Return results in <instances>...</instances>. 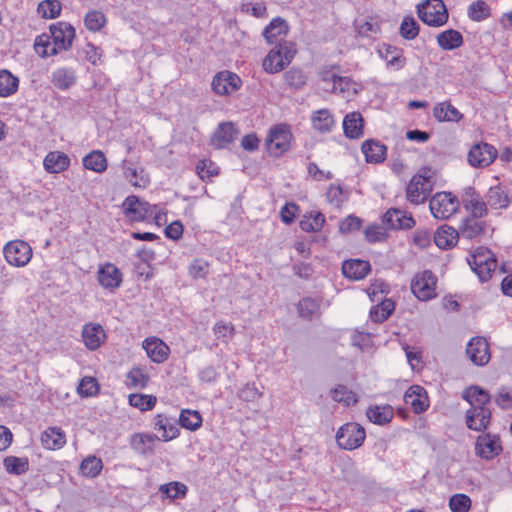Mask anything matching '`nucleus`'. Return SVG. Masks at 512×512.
Listing matches in <instances>:
<instances>
[{
  "instance_id": "40",
  "label": "nucleus",
  "mask_w": 512,
  "mask_h": 512,
  "mask_svg": "<svg viewBox=\"0 0 512 512\" xmlns=\"http://www.w3.org/2000/svg\"><path fill=\"white\" fill-rule=\"evenodd\" d=\"M486 202L493 209H501L505 208L509 204L508 195L505 193L504 189L499 186L490 187L488 193L486 195Z\"/></svg>"
},
{
  "instance_id": "37",
  "label": "nucleus",
  "mask_w": 512,
  "mask_h": 512,
  "mask_svg": "<svg viewBox=\"0 0 512 512\" xmlns=\"http://www.w3.org/2000/svg\"><path fill=\"white\" fill-rule=\"evenodd\" d=\"M356 32L362 37H376L380 32V27L372 17H359L354 22Z\"/></svg>"
},
{
  "instance_id": "61",
  "label": "nucleus",
  "mask_w": 512,
  "mask_h": 512,
  "mask_svg": "<svg viewBox=\"0 0 512 512\" xmlns=\"http://www.w3.org/2000/svg\"><path fill=\"white\" fill-rule=\"evenodd\" d=\"M77 390L81 396H93L98 391V383L92 377H84L81 380Z\"/></svg>"
},
{
  "instance_id": "6",
  "label": "nucleus",
  "mask_w": 512,
  "mask_h": 512,
  "mask_svg": "<svg viewBox=\"0 0 512 512\" xmlns=\"http://www.w3.org/2000/svg\"><path fill=\"white\" fill-rule=\"evenodd\" d=\"M366 437L364 428L355 422L346 423L339 428L336 441L340 448L354 450L360 447Z\"/></svg>"
},
{
  "instance_id": "59",
  "label": "nucleus",
  "mask_w": 512,
  "mask_h": 512,
  "mask_svg": "<svg viewBox=\"0 0 512 512\" xmlns=\"http://www.w3.org/2000/svg\"><path fill=\"white\" fill-rule=\"evenodd\" d=\"M196 173L202 180H209L218 174V168L212 161L200 160L196 165Z\"/></svg>"
},
{
  "instance_id": "46",
  "label": "nucleus",
  "mask_w": 512,
  "mask_h": 512,
  "mask_svg": "<svg viewBox=\"0 0 512 512\" xmlns=\"http://www.w3.org/2000/svg\"><path fill=\"white\" fill-rule=\"evenodd\" d=\"M159 492L170 499L183 498L187 492V486L180 482H170L159 487Z\"/></svg>"
},
{
  "instance_id": "24",
  "label": "nucleus",
  "mask_w": 512,
  "mask_h": 512,
  "mask_svg": "<svg viewBox=\"0 0 512 512\" xmlns=\"http://www.w3.org/2000/svg\"><path fill=\"white\" fill-rule=\"evenodd\" d=\"M122 274L119 269L111 263H107L98 271V280L101 286L107 289H114L120 286Z\"/></svg>"
},
{
  "instance_id": "52",
  "label": "nucleus",
  "mask_w": 512,
  "mask_h": 512,
  "mask_svg": "<svg viewBox=\"0 0 512 512\" xmlns=\"http://www.w3.org/2000/svg\"><path fill=\"white\" fill-rule=\"evenodd\" d=\"M156 402L157 398L152 395L131 394L129 396V404L141 411H148L153 409Z\"/></svg>"
},
{
  "instance_id": "17",
  "label": "nucleus",
  "mask_w": 512,
  "mask_h": 512,
  "mask_svg": "<svg viewBox=\"0 0 512 512\" xmlns=\"http://www.w3.org/2000/svg\"><path fill=\"white\" fill-rule=\"evenodd\" d=\"M237 134L232 122L220 123L211 137V145L216 149H223L235 140Z\"/></svg>"
},
{
  "instance_id": "34",
  "label": "nucleus",
  "mask_w": 512,
  "mask_h": 512,
  "mask_svg": "<svg viewBox=\"0 0 512 512\" xmlns=\"http://www.w3.org/2000/svg\"><path fill=\"white\" fill-rule=\"evenodd\" d=\"M486 229L487 224L485 221H481L479 218L469 217L465 219L460 233L466 239H474L484 234Z\"/></svg>"
},
{
  "instance_id": "2",
  "label": "nucleus",
  "mask_w": 512,
  "mask_h": 512,
  "mask_svg": "<svg viewBox=\"0 0 512 512\" xmlns=\"http://www.w3.org/2000/svg\"><path fill=\"white\" fill-rule=\"evenodd\" d=\"M463 398L471 405L466 412L467 427L475 431L485 430L491 419V411L486 406L490 403V394L479 386H471L463 392Z\"/></svg>"
},
{
  "instance_id": "5",
  "label": "nucleus",
  "mask_w": 512,
  "mask_h": 512,
  "mask_svg": "<svg viewBox=\"0 0 512 512\" xmlns=\"http://www.w3.org/2000/svg\"><path fill=\"white\" fill-rule=\"evenodd\" d=\"M429 208L435 218L445 220L458 211L459 200L450 192H438L430 199Z\"/></svg>"
},
{
  "instance_id": "49",
  "label": "nucleus",
  "mask_w": 512,
  "mask_h": 512,
  "mask_svg": "<svg viewBox=\"0 0 512 512\" xmlns=\"http://www.w3.org/2000/svg\"><path fill=\"white\" fill-rule=\"evenodd\" d=\"M158 439L156 435L139 434L134 437L133 446L138 452L146 454L153 451L155 441Z\"/></svg>"
},
{
  "instance_id": "16",
  "label": "nucleus",
  "mask_w": 512,
  "mask_h": 512,
  "mask_svg": "<svg viewBox=\"0 0 512 512\" xmlns=\"http://www.w3.org/2000/svg\"><path fill=\"white\" fill-rule=\"evenodd\" d=\"M383 223L391 229H410L415 225L411 214L397 208H390L384 214Z\"/></svg>"
},
{
  "instance_id": "31",
  "label": "nucleus",
  "mask_w": 512,
  "mask_h": 512,
  "mask_svg": "<svg viewBox=\"0 0 512 512\" xmlns=\"http://www.w3.org/2000/svg\"><path fill=\"white\" fill-rule=\"evenodd\" d=\"M362 152L367 162L380 163L385 160L386 146L374 140H366L362 144Z\"/></svg>"
},
{
  "instance_id": "29",
  "label": "nucleus",
  "mask_w": 512,
  "mask_h": 512,
  "mask_svg": "<svg viewBox=\"0 0 512 512\" xmlns=\"http://www.w3.org/2000/svg\"><path fill=\"white\" fill-rule=\"evenodd\" d=\"M463 203L466 210L471 212L472 217L482 218L488 212L487 202L482 201L479 196L475 194L473 188H468L466 197L463 198Z\"/></svg>"
},
{
  "instance_id": "11",
  "label": "nucleus",
  "mask_w": 512,
  "mask_h": 512,
  "mask_svg": "<svg viewBox=\"0 0 512 512\" xmlns=\"http://www.w3.org/2000/svg\"><path fill=\"white\" fill-rule=\"evenodd\" d=\"M497 157V150L488 143H477L468 153V162L473 167H487Z\"/></svg>"
},
{
  "instance_id": "18",
  "label": "nucleus",
  "mask_w": 512,
  "mask_h": 512,
  "mask_svg": "<svg viewBox=\"0 0 512 512\" xmlns=\"http://www.w3.org/2000/svg\"><path fill=\"white\" fill-rule=\"evenodd\" d=\"M106 334L103 327L97 323H88L83 326L82 339L87 349L94 351L105 341Z\"/></svg>"
},
{
  "instance_id": "35",
  "label": "nucleus",
  "mask_w": 512,
  "mask_h": 512,
  "mask_svg": "<svg viewBox=\"0 0 512 512\" xmlns=\"http://www.w3.org/2000/svg\"><path fill=\"white\" fill-rule=\"evenodd\" d=\"M437 43L443 50H454L463 44V36L457 30L448 29L437 35Z\"/></svg>"
},
{
  "instance_id": "64",
  "label": "nucleus",
  "mask_w": 512,
  "mask_h": 512,
  "mask_svg": "<svg viewBox=\"0 0 512 512\" xmlns=\"http://www.w3.org/2000/svg\"><path fill=\"white\" fill-rule=\"evenodd\" d=\"M495 401L503 409L512 408V389L501 388L495 397Z\"/></svg>"
},
{
  "instance_id": "15",
  "label": "nucleus",
  "mask_w": 512,
  "mask_h": 512,
  "mask_svg": "<svg viewBox=\"0 0 512 512\" xmlns=\"http://www.w3.org/2000/svg\"><path fill=\"white\" fill-rule=\"evenodd\" d=\"M123 207L128 215L133 220L142 221L149 218L152 215V206L146 202L140 200L137 196H128L123 202Z\"/></svg>"
},
{
  "instance_id": "47",
  "label": "nucleus",
  "mask_w": 512,
  "mask_h": 512,
  "mask_svg": "<svg viewBox=\"0 0 512 512\" xmlns=\"http://www.w3.org/2000/svg\"><path fill=\"white\" fill-rule=\"evenodd\" d=\"M468 16L473 21H483L490 16V8L485 1L478 0L469 5Z\"/></svg>"
},
{
  "instance_id": "55",
  "label": "nucleus",
  "mask_w": 512,
  "mask_h": 512,
  "mask_svg": "<svg viewBox=\"0 0 512 512\" xmlns=\"http://www.w3.org/2000/svg\"><path fill=\"white\" fill-rule=\"evenodd\" d=\"M86 27L91 31H99L106 22L105 15L97 10L89 11L84 19Z\"/></svg>"
},
{
  "instance_id": "21",
  "label": "nucleus",
  "mask_w": 512,
  "mask_h": 512,
  "mask_svg": "<svg viewBox=\"0 0 512 512\" xmlns=\"http://www.w3.org/2000/svg\"><path fill=\"white\" fill-rule=\"evenodd\" d=\"M370 270V263L361 259L346 260L342 264L343 275L351 280H361L365 278Z\"/></svg>"
},
{
  "instance_id": "41",
  "label": "nucleus",
  "mask_w": 512,
  "mask_h": 512,
  "mask_svg": "<svg viewBox=\"0 0 512 512\" xmlns=\"http://www.w3.org/2000/svg\"><path fill=\"white\" fill-rule=\"evenodd\" d=\"M19 79L10 71L0 70V97H8L18 90Z\"/></svg>"
},
{
  "instance_id": "53",
  "label": "nucleus",
  "mask_w": 512,
  "mask_h": 512,
  "mask_svg": "<svg viewBox=\"0 0 512 512\" xmlns=\"http://www.w3.org/2000/svg\"><path fill=\"white\" fill-rule=\"evenodd\" d=\"M148 380V375L138 367L131 369L127 374V385L132 388H145Z\"/></svg>"
},
{
  "instance_id": "26",
  "label": "nucleus",
  "mask_w": 512,
  "mask_h": 512,
  "mask_svg": "<svg viewBox=\"0 0 512 512\" xmlns=\"http://www.w3.org/2000/svg\"><path fill=\"white\" fill-rule=\"evenodd\" d=\"M364 120L359 112H351L344 117L343 130L347 138L357 139L363 135Z\"/></svg>"
},
{
  "instance_id": "57",
  "label": "nucleus",
  "mask_w": 512,
  "mask_h": 512,
  "mask_svg": "<svg viewBox=\"0 0 512 512\" xmlns=\"http://www.w3.org/2000/svg\"><path fill=\"white\" fill-rule=\"evenodd\" d=\"M285 83L293 89H299L306 83V76L299 69H290L284 74Z\"/></svg>"
},
{
  "instance_id": "22",
  "label": "nucleus",
  "mask_w": 512,
  "mask_h": 512,
  "mask_svg": "<svg viewBox=\"0 0 512 512\" xmlns=\"http://www.w3.org/2000/svg\"><path fill=\"white\" fill-rule=\"evenodd\" d=\"M123 174L126 180L138 188H145L149 183V178L143 168H139L129 160L122 162Z\"/></svg>"
},
{
  "instance_id": "33",
  "label": "nucleus",
  "mask_w": 512,
  "mask_h": 512,
  "mask_svg": "<svg viewBox=\"0 0 512 512\" xmlns=\"http://www.w3.org/2000/svg\"><path fill=\"white\" fill-rule=\"evenodd\" d=\"M153 425L155 430L162 432L161 439L163 441L172 440L179 435L178 427L162 414L155 416Z\"/></svg>"
},
{
  "instance_id": "48",
  "label": "nucleus",
  "mask_w": 512,
  "mask_h": 512,
  "mask_svg": "<svg viewBox=\"0 0 512 512\" xmlns=\"http://www.w3.org/2000/svg\"><path fill=\"white\" fill-rule=\"evenodd\" d=\"M101 459L95 456H88L80 464V472L86 477H96L102 469Z\"/></svg>"
},
{
  "instance_id": "1",
  "label": "nucleus",
  "mask_w": 512,
  "mask_h": 512,
  "mask_svg": "<svg viewBox=\"0 0 512 512\" xmlns=\"http://www.w3.org/2000/svg\"><path fill=\"white\" fill-rule=\"evenodd\" d=\"M50 34H42L35 39L34 47L41 57H48L71 48L75 38L74 27L67 22H57L50 26Z\"/></svg>"
},
{
  "instance_id": "43",
  "label": "nucleus",
  "mask_w": 512,
  "mask_h": 512,
  "mask_svg": "<svg viewBox=\"0 0 512 512\" xmlns=\"http://www.w3.org/2000/svg\"><path fill=\"white\" fill-rule=\"evenodd\" d=\"M5 470L9 474L22 475L29 469V461L26 457L7 456L3 460Z\"/></svg>"
},
{
  "instance_id": "54",
  "label": "nucleus",
  "mask_w": 512,
  "mask_h": 512,
  "mask_svg": "<svg viewBox=\"0 0 512 512\" xmlns=\"http://www.w3.org/2000/svg\"><path fill=\"white\" fill-rule=\"evenodd\" d=\"M325 222L324 215L322 213H316L309 217H305L300 221V228L305 232H316L319 231Z\"/></svg>"
},
{
  "instance_id": "42",
  "label": "nucleus",
  "mask_w": 512,
  "mask_h": 512,
  "mask_svg": "<svg viewBox=\"0 0 512 512\" xmlns=\"http://www.w3.org/2000/svg\"><path fill=\"white\" fill-rule=\"evenodd\" d=\"M369 420L378 425H384L391 421L393 417V409L391 406H374L370 407L366 412Z\"/></svg>"
},
{
  "instance_id": "63",
  "label": "nucleus",
  "mask_w": 512,
  "mask_h": 512,
  "mask_svg": "<svg viewBox=\"0 0 512 512\" xmlns=\"http://www.w3.org/2000/svg\"><path fill=\"white\" fill-rule=\"evenodd\" d=\"M361 219L350 215L346 217L339 225V230L341 233H350L352 231L358 230L361 226Z\"/></svg>"
},
{
  "instance_id": "3",
  "label": "nucleus",
  "mask_w": 512,
  "mask_h": 512,
  "mask_svg": "<svg viewBox=\"0 0 512 512\" xmlns=\"http://www.w3.org/2000/svg\"><path fill=\"white\" fill-rule=\"evenodd\" d=\"M420 20L432 27H440L447 23L449 15L442 0H425L417 5Z\"/></svg>"
},
{
  "instance_id": "9",
  "label": "nucleus",
  "mask_w": 512,
  "mask_h": 512,
  "mask_svg": "<svg viewBox=\"0 0 512 512\" xmlns=\"http://www.w3.org/2000/svg\"><path fill=\"white\" fill-rule=\"evenodd\" d=\"M6 261L14 266L22 267L28 264L32 257V249L22 240L11 241L4 247Z\"/></svg>"
},
{
  "instance_id": "10",
  "label": "nucleus",
  "mask_w": 512,
  "mask_h": 512,
  "mask_svg": "<svg viewBox=\"0 0 512 512\" xmlns=\"http://www.w3.org/2000/svg\"><path fill=\"white\" fill-rule=\"evenodd\" d=\"M432 191V182L429 177L415 175L410 180L406 195L407 199L413 204L423 203Z\"/></svg>"
},
{
  "instance_id": "28",
  "label": "nucleus",
  "mask_w": 512,
  "mask_h": 512,
  "mask_svg": "<svg viewBox=\"0 0 512 512\" xmlns=\"http://www.w3.org/2000/svg\"><path fill=\"white\" fill-rule=\"evenodd\" d=\"M433 115L440 122H459L463 118V114L449 101L436 104Z\"/></svg>"
},
{
  "instance_id": "60",
  "label": "nucleus",
  "mask_w": 512,
  "mask_h": 512,
  "mask_svg": "<svg viewBox=\"0 0 512 512\" xmlns=\"http://www.w3.org/2000/svg\"><path fill=\"white\" fill-rule=\"evenodd\" d=\"M234 326L232 324H227L222 321L215 323L213 327V332L218 339H221L223 342L227 343L232 336L234 335Z\"/></svg>"
},
{
  "instance_id": "32",
  "label": "nucleus",
  "mask_w": 512,
  "mask_h": 512,
  "mask_svg": "<svg viewBox=\"0 0 512 512\" xmlns=\"http://www.w3.org/2000/svg\"><path fill=\"white\" fill-rule=\"evenodd\" d=\"M312 125L320 133H329L335 125L333 115L328 109H320L312 114Z\"/></svg>"
},
{
  "instance_id": "45",
  "label": "nucleus",
  "mask_w": 512,
  "mask_h": 512,
  "mask_svg": "<svg viewBox=\"0 0 512 512\" xmlns=\"http://www.w3.org/2000/svg\"><path fill=\"white\" fill-rule=\"evenodd\" d=\"M299 315L307 320H312L320 316V304L318 301L306 297L298 303Z\"/></svg>"
},
{
  "instance_id": "8",
  "label": "nucleus",
  "mask_w": 512,
  "mask_h": 512,
  "mask_svg": "<svg viewBox=\"0 0 512 512\" xmlns=\"http://www.w3.org/2000/svg\"><path fill=\"white\" fill-rule=\"evenodd\" d=\"M292 134L287 125H276L270 129L266 138V147L270 154L280 156L290 147Z\"/></svg>"
},
{
  "instance_id": "13",
  "label": "nucleus",
  "mask_w": 512,
  "mask_h": 512,
  "mask_svg": "<svg viewBox=\"0 0 512 512\" xmlns=\"http://www.w3.org/2000/svg\"><path fill=\"white\" fill-rule=\"evenodd\" d=\"M476 454L483 459H493L502 451L500 438L490 433L478 436L475 444Z\"/></svg>"
},
{
  "instance_id": "7",
  "label": "nucleus",
  "mask_w": 512,
  "mask_h": 512,
  "mask_svg": "<svg viewBox=\"0 0 512 512\" xmlns=\"http://www.w3.org/2000/svg\"><path fill=\"white\" fill-rule=\"evenodd\" d=\"M436 276L429 270L415 275L411 282V291L421 301H428L436 297Z\"/></svg>"
},
{
  "instance_id": "23",
  "label": "nucleus",
  "mask_w": 512,
  "mask_h": 512,
  "mask_svg": "<svg viewBox=\"0 0 512 512\" xmlns=\"http://www.w3.org/2000/svg\"><path fill=\"white\" fill-rule=\"evenodd\" d=\"M289 27L286 21L282 18L273 19L270 24L264 29L263 36L269 44H280L284 37L287 35Z\"/></svg>"
},
{
  "instance_id": "38",
  "label": "nucleus",
  "mask_w": 512,
  "mask_h": 512,
  "mask_svg": "<svg viewBox=\"0 0 512 512\" xmlns=\"http://www.w3.org/2000/svg\"><path fill=\"white\" fill-rule=\"evenodd\" d=\"M287 66L282 57V50L273 48L263 60V68L268 73H277Z\"/></svg>"
},
{
  "instance_id": "44",
  "label": "nucleus",
  "mask_w": 512,
  "mask_h": 512,
  "mask_svg": "<svg viewBox=\"0 0 512 512\" xmlns=\"http://www.w3.org/2000/svg\"><path fill=\"white\" fill-rule=\"evenodd\" d=\"M179 424L187 430L196 431L202 425V416L197 410L184 409L180 413Z\"/></svg>"
},
{
  "instance_id": "25",
  "label": "nucleus",
  "mask_w": 512,
  "mask_h": 512,
  "mask_svg": "<svg viewBox=\"0 0 512 512\" xmlns=\"http://www.w3.org/2000/svg\"><path fill=\"white\" fill-rule=\"evenodd\" d=\"M43 165L48 173H60L68 169L70 159L63 152L52 151L45 156Z\"/></svg>"
},
{
  "instance_id": "58",
  "label": "nucleus",
  "mask_w": 512,
  "mask_h": 512,
  "mask_svg": "<svg viewBox=\"0 0 512 512\" xmlns=\"http://www.w3.org/2000/svg\"><path fill=\"white\" fill-rule=\"evenodd\" d=\"M470 506L471 500L465 494L453 495L449 500V507L452 512H467Z\"/></svg>"
},
{
  "instance_id": "56",
  "label": "nucleus",
  "mask_w": 512,
  "mask_h": 512,
  "mask_svg": "<svg viewBox=\"0 0 512 512\" xmlns=\"http://www.w3.org/2000/svg\"><path fill=\"white\" fill-rule=\"evenodd\" d=\"M332 398L336 402H342L347 406H350L352 404H355L357 402L355 394L348 390L347 387L343 385H338L333 391H332Z\"/></svg>"
},
{
  "instance_id": "4",
  "label": "nucleus",
  "mask_w": 512,
  "mask_h": 512,
  "mask_svg": "<svg viewBox=\"0 0 512 512\" xmlns=\"http://www.w3.org/2000/svg\"><path fill=\"white\" fill-rule=\"evenodd\" d=\"M468 263L482 282L490 280L497 267L494 253L485 247L477 248L468 259Z\"/></svg>"
},
{
  "instance_id": "20",
  "label": "nucleus",
  "mask_w": 512,
  "mask_h": 512,
  "mask_svg": "<svg viewBox=\"0 0 512 512\" xmlns=\"http://www.w3.org/2000/svg\"><path fill=\"white\" fill-rule=\"evenodd\" d=\"M142 346L147 356L155 363H163L168 358L169 347L157 337L145 339Z\"/></svg>"
},
{
  "instance_id": "30",
  "label": "nucleus",
  "mask_w": 512,
  "mask_h": 512,
  "mask_svg": "<svg viewBox=\"0 0 512 512\" xmlns=\"http://www.w3.org/2000/svg\"><path fill=\"white\" fill-rule=\"evenodd\" d=\"M459 233L451 226L444 225L437 229L434 235L435 244L441 249L451 248L456 245Z\"/></svg>"
},
{
  "instance_id": "27",
  "label": "nucleus",
  "mask_w": 512,
  "mask_h": 512,
  "mask_svg": "<svg viewBox=\"0 0 512 512\" xmlns=\"http://www.w3.org/2000/svg\"><path fill=\"white\" fill-rule=\"evenodd\" d=\"M41 443L46 449L57 450L65 445L66 435L58 427H49L41 434Z\"/></svg>"
},
{
  "instance_id": "14",
  "label": "nucleus",
  "mask_w": 512,
  "mask_h": 512,
  "mask_svg": "<svg viewBox=\"0 0 512 512\" xmlns=\"http://www.w3.org/2000/svg\"><path fill=\"white\" fill-rule=\"evenodd\" d=\"M466 354L478 366L486 365L491 358L488 342L483 337L472 338L467 345Z\"/></svg>"
},
{
  "instance_id": "12",
  "label": "nucleus",
  "mask_w": 512,
  "mask_h": 512,
  "mask_svg": "<svg viewBox=\"0 0 512 512\" xmlns=\"http://www.w3.org/2000/svg\"><path fill=\"white\" fill-rule=\"evenodd\" d=\"M241 79L232 72L221 71L212 80L213 91L218 95H229L240 88Z\"/></svg>"
},
{
  "instance_id": "36",
  "label": "nucleus",
  "mask_w": 512,
  "mask_h": 512,
  "mask_svg": "<svg viewBox=\"0 0 512 512\" xmlns=\"http://www.w3.org/2000/svg\"><path fill=\"white\" fill-rule=\"evenodd\" d=\"M51 82L56 88L66 90L75 84L76 76L71 69L58 68L53 71Z\"/></svg>"
},
{
  "instance_id": "62",
  "label": "nucleus",
  "mask_w": 512,
  "mask_h": 512,
  "mask_svg": "<svg viewBox=\"0 0 512 512\" xmlns=\"http://www.w3.org/2000/svg\"><path fill=\"white\" fill-rule=\"evenodd\" d=\"M365 237L371 243L380 242L386 238V233L383 227L371 225L365 230Z\"/></svg>"
},
{
  "instance_id": "50",
  "label": "nucleus",
  "mask_w": 512,
  "mask_h": 512,
  "mask_svg": "<svg viewBox=\"0 0 512 512\" xmlns=\"http://www.w3.org/2000/svg\"><path fill=\"white\" fill-rule=\"evenodd\" d=\"M61 3L58 0H44L39 3L37 12L47 19H53L60 15Z\"/></svg>"
},
{
  "instance_id": "19",
  "label": "nucleus",
  "mask_w": 512,
  "mask_h": 512,
  "mask_svg": "<svg viewBox=\"0 0 512 512\" xmlns=\"http://www.w3.org/2000/svg\"><path fill=\"white\" fill-rule=\"evenodd\" d=\"M404 402L410 405L416 414L423 413L429 406L426 390L419 385H413L406 391Z\"/></svg>"
},
{
  "instance_id": "39",
  "label": "nucleus",
  "mask_w": 512,
  "mask_h": 512,
  "mask_svg": "<svg viewBox=\"0 0 512 512\" xmlns=\"http://www.w3.org/2000/svg\"><path fill=\"white\" fill-rule=\"evenodd\" d=\"M83 166L97 173H102L107 169V160L103 152L95 150L86 155L83 160Z\"/></svg>"
},
{
  "instance_id": "51",
  "label": "nucleus",
  "mask_w": 512,
  "mask_h": 512,
  "mask_svg": "<svg viewBox=\"0 0 512 512\" xmlns=\"http://www.w3.org/2000/svg\"><path fill=\"white\" fill-rule=\"evenodd\" d=\"M419 24L412 16H405L399 29L400 35L406 40H413L419 34Z\"/></svg>"
}]
</instances>
